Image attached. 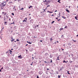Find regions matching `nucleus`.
<instances>
[{
    "instance_id": "nucleus-1",
    "label": "nucleus",
    "mask_w": 78,
    "mask_h": 78,
    "mask_svg": "<svg viewBox=\"0 0 78 78\" xmlns=\"http://www.w3.org/2000/svg\"><path fill=\"white\" fill-rule=\"evenodd\" d=\"M5 6H6V3L4 1L3 2L2 5H1V7H3Z\"/></svg>"
},
{
    "instance_id": "nucleus-2",
    "label": "nucleus",
    "mask_w": 78,
    "mask_h": 78,
    "mask_svg": "<svg viewBox=\"0 0 78 78\" xmlns=\"http://www.w3.org/2000/svg\"><path fill=\"white\" fill-rule=\"evenodd\" d=\"M49 2V1H47V0H45V1H43V2H44V3H45V4L46 5H48V3Z\"/></svg>"
},
{
    "instance_id": "nucleus-3",
    "label": "nucleus",
    "mask_w": 78,
    "mask_h": 78,
    "mask_svg": "<svg viewBox=\"0 0 78 78\" xmlns=\"http://www.w3.org/2000/svg\"><path fill=\"white\" fill-rule=\"evenodd\" d=\"M48 55V53H46L44 55L45 57H47Z\"/></svg>"
},
{
    "instance_id": "nucleus-4",
    "label": "nucleus",
    "mask_w": 78,
    "mask_h": 78,
    "mask_svg": "<svg viewBox=\"0 0 78 78\" xmlns=\"http://www.w3.org/2000/svg\"><path fill=\"white\" fill-rule=\"evenodd\" d=\"M13 9L14 10L13 11H16V5H15V6L13 7Z\"/></svg>"
},
{
    "instance_id": "nucleus-5",
    "label": "nucleus",
    "mask_w": 78,
    "mask_h": 78,
    "mask_svg": "<svg viewBox=\"0 0 78 78\" xmlns=\"http://www.w3.org/2000/svg\"><path fill=\"white\" fill-rule=\"evenodd\" d=\"M18 58H22V55H20L18 56Z\"/></svg>"
},
{
    "instance_id": "nucleus-6",
    "label": "nucleus",
    "mask_w": 78,
    "mask_h": 78,
    "mask_svg": "<svg viewBox=\"0 0 78 78\" xmlns=\"http://www.w3.org/2000/svg\"><path fill=\"white\" fill-rule=\"evenodd\" d=\"M60 13H58V16H58L57 17H60V16H61V15H60Z\"/></svg>"
},
{
    "instance_id": "nucleus-7",
    "label": "nucleus",
    "mask_w": 78,
    "mask_h": 78,
    "mask_svg": "<svg viewBox=\"0 0 78 78\" xmlns=\"http://www.w3.org/2000/svg\"><path fill=\"white\" fill-rule=\"evenodd\" d=\"M15 41V39H12V40H11V42H13V41Z\"/></svg>"
},
{
    "instance_id": "nucleus-8",
    "label": "nucleus",
    "mask_w": 78,
    "mask_h": 78,
    "mask_svg": "<svg viewBox=\"0 0 78 78\" xmlns=\"http://www.w3.org/2000/svg\"><path fill=\"white\" fill-rule=\"evenodd\" d=\"M27 43H28L29 44H31V42H29L28 41H27Z\"/></svg>"
},
{
    "instance_id": "nucleus-9",
    "label": "nucleus",
    "mask_w": 78,
    "mask_h": 78,
    "mask_svg": "<svg viewBox=\"0 0 78 78\" xmlns=\"http://www.w3.org/2000/svg\"><path fill=\"white\" fill-rule=\"evenodd\" d=\"M66 11H67V12H70V11H69V10H66Z\"/></svg>"
},
{
    "instance_id": "nucleus-10",
    "label": "nucleus",
    "mask_w": 78,
    "mask_h": 78,
    "mask_svg": "<svg viewBox=\"0 0 78 78\" xmlns=\"http://www.w3.org/2000/svg\"><path fill=\"white\" fill-rule=\"evenodd\" d=\"M4 23H5V25H7V24L6 23H8V22L6 21V22H4Z\"/></svg>"
},
{
    "instance_id": "nucleus-11",
    "label": "nucleus",
    "mask_w": 78,
    "mask_h": 78,
    "mask_svg": "<svg viewBox=\"0 0 78 78\" xmlns=\"http://www.w3.org/2000/svg\"><path fill=\"white\" fill-rule=\"evenodd\" d=\"M48 12H49V13H53V12H50L49 11H47Z\"/></svg>"
},
{
    "instance_id": "nucleus-12",
    "label": "nucleus",
    "mask_w": 78,
    "mask_h": 78,
    "mask_svg": "<svg viewBox=\"0 0 78 78\" xmlns=\"http://www.w3.org/2000/svg\"><path fill=\"white\" fill-rule=\"evenodd\" d=\"M31 8H33V6H30L29 7V9Z\"/></svg>"
},
{
    "instance_id": "nucleus-13",
    "label": "nucleus",
    "mask_w": 78,
    "mask_h": 78,
    "mask_svg": "<svg viewBox=\"0 0 78 78\" xmlns=\"http://www.w3.org/2000/svg\"><path fill=\"white\" fill-rule=\"evenodd\" d=\"M63 29H64L63 28H61L59 30H60V31H61V30H63Z\"/></svg>"
},
{
    "instance_id": "nucleus-14",
    "label": "nucleus",
    "mask_w": 78,
    "mask_h": 78,
    "mask_svg": "<svg viewBox=\"0 0 78 78\" xmlns=\"http://www.w3.org/2000/svg\"><path fill=\"white\" fill-rule=\"evenodd\" d=\"M60 1H61V0H58L57 2L58 3H61V2H60Z\"/></svg>"
},
{
    "instance_id": "nucleus-15",
    "label": "nucleus",
    "mask_w": 78,
    "mask_h": 78,
    "mask_svg": "<svg viewBox=\"0 0 78 78\" xmlns=\"http://www.w3.org/2000/svg\"><path fill=\"white\" fill-rule=\"evenodd\" d=\"M27 22V20H24L23 21V22Z\"/></svg>"
},
{
    "instance_id": "nucleus-16",
    "label": "nucleus",
    "mask_w": 78,
    "mask_h": 78,
    "mask_svg": "<svg viewBox=\"0 0 78 78\" xmlns=\"http://www.w3.org/2000/svg\"><path fill=\"white\" fill-rule=\"evenodd\" d=\"M75 19L77 20H78V19H77V17H76V16H75Z\"/></svg>"
},
{
    "instance_id": "nucleus-17",
    "label": "nucleus",
    "mask_w": 78,
    "mask_h": 78,
    "mask_svg": "<svg viewBox=\"0 0 78 78\" xmlns=\"http://www.w3.org/2000/svg\"><path fill=\"white\" fill-rule=\"evenodd\" d=\"M61 37H63V39H64V35H62L61 36Z\"/></svg>"
},
{
    "instance_id": "nucleus-18",
    "label": "nucleus",
    "mask_w": 78,
    "mask_h": 78,
    "mask_svg": "<svg viewBox=\"0 0 78 78\" xmlns=\"http://www.w3.org/2000/svg\"><path fill=\"white\" fill-rule=\"evenodd\" d=\"M69 71H67L68 74H69V75L70 74V73H69Z\"/></svg>"
},
{
    "instance_id": "nucleus-19",
    "label": "nucleus",
    "mask_w": 78,
    "mask_h": 78,
    "mask_svg": "<svg viewBox=\"0 0 78 78\" xmlns=\"http://www.w3.org/2000/svg\"><path fill=\"white\" fill-rule=\"evenodd\" d=\"M64 28H67V26H66Z\"/></svg>"
},
{
    "instance_id": "nucleus-20",
    "label": "nucleus",
    "mask_w": 78,
    "mask_h": 78,
    "mask_svg": "<svg viewBox=\"0 0 78 78\" xmlns=\"http://www.w3.org/2000/svg\"><path fill=\"white\" fill-rule=\"evenodd\" d=\"M57 60H60V59H59V57L58 56V57H57Z\"/></svg>"
},
{
    "instance_id": "nucleus-21",
    "label": "nucleus",
    "mask_w": 78,
    "mask_h": 78,
    "mask_svg": "<svg viewBox=\"0 0 78 78\" xmlns=\"http://www.w3.org/2000/svg\"><path fill=\"white\" fill-rule=\"evenodd\" d=\"M56 74H58V71H56Z\"/></svg>"
},
{
    "instance_id": "nucleus-22",
    "label": "nucleus",
    "mask_w": 78,
    "mask_h": 78,
    "mask_svg": "<svg viewBox=\"0 0 78 78\" xmlns=\"http://www.w3.org/2000/svg\"><path fill=\"white\" fill-rule=\"evenodd\" d=\"M23 9H23V8H22V9H20V10H23Z\"/></svg>"
},
{
    "instance_id": "nucleus-23",
    "label": "nucleus",
    "mask_w": 78,
    "mask_h": 78,
    "mask_svg": "<svg viewBox=\"0 0 78 78\" xmlns=\"http://www.w3.org/2000/svg\"><path fill=\"white\" fill-rule=\"evenodd\" d=\"M63 62H65V63H66V62L65 60H63Z\"/></svg>"
},
{
    "instance_id": "nucleus-24",
    "label": "nucleus",
    "mask_w": 78,
    "mask_h": 78,
    "mask_svg": "<svg viewBox=\"0 0 78 78\" xmlns=\"http://www.w3.org/2000/svg\"><path fill=\"white\" fill-rule=\"evenodd\" d=\"M4 16H5V15H6V13L5 12V13H4Z\"/></svg>"
},
{
    "instance_id": "nucleus-25",
    "label": "nucleus",
    "mask_w": 78,
    "mask_h": 78,
    "mask_svg": "<svg viewBox=\"0 0 78 78\" xmlns=\"http://www.w3.org/2000/svg\"><path fill=\"white\" fill-rule=\"evenodd\" d=\"M68 45H71V44L70 43H69V44H68Z\"/></svg>"
},
{
    "instance_id": "nucleus-26",
    "label": "nucleus",
    "mask_w": 78,
    "mask_h": 78,
    "mask_svg": "<svg viewBox=\"0 0 78 78\" xmlns=\"http://www.w3.org/2000/svg\"><path fill=\"white\" fill-rule=\"evenodd\" d=\"M11 24H14V22H13V23H11Z\"/></svg>"
},
{
    "instance_id": "nucleus-27",
    "label": "nucleus",
    "mask_w": 78,
    "mask_h": 78,
    "mask_svg": "<svg viewBox=\"0 0 78 78\" xmlns=\"http://www.w3.org/2000/svg\"><path fill=\"white\" fill-rule=\"evenodd\" d=\"M12 16H14V13H12Z\"/></svg>"
},
{
    "instance_id": "nucleus-28",
    "label": "nucleus",
    "mask_w": 78,
    "mask_h": 78,
    "mask_svg": "<svg viewBox=\"0 0 78 78\" xmlns=\"http://www.w3.org/2000/svg\"><path fill=\"white\" fill-rule=\"evenodd\" d=\"M52 40H53V39H52V38H51L50 39V41H52Z\"/></svg>"
},
{
    "instance_id": "nucleus-29",
    "label": "nucleus",
    "mask_w": 78,
    "mask_h": 78,
    "mask_svg": "<svg viewBox=\"0 0 78 78\" xmlns=\"http://www.w3.org/2000/svg\"><path fill=\"white\" fill-rule=\"evenodd\" d=\"M62 18H64V19H66V18H65L64 17V16H62Z\"/></svg>"
},
{
    "instance_id": "nucleus-30",
    "label": "nucleus",
    "mask_w": 78,
    "mask_h": 78,
    "mask_svg": "<svg viewBox=\"0 0 78 78\" xmlns=\"http://www.w3.org/2000/svg\"><path fill=\"white\" fill-rule=\"evenodd\" d=\"M54 22H55V21H53L51 23V24H52V23H53Z\"/></svg>"
},
{
    "instance_id": "nucleus-31",
    "label": "nucleus",
    "mask_w": 78,
    "mask_h": 78,
    "mask_svg": "<svg viewBox=\"0 0 78 78\" xmlns=\"http://www.w3.org/2000/svg\"><path fill=\"white\" fill-rule=\"evenodd\" d=\"M58 78H60L61 76H60L59 75H58Z\"/></svg>"
},
{
    "instance_id": "nucleus-32",
    "label": "nucleus",
    "mask_w": 78,
    "mask_h": 78,
    "mask_svg": "<svg viewBox=\"0 0 78 78\" xmlns=\"http://www.w3.org/2000/svg\"><path fill=\"white\" fill-rule=\"evenodd\" d=\"M16 41H19V39H16Z\"/></svg>"
},
{
    "instance_id": "nucleus-33",
    "label": "nucleus",
    "mask_w": 78,
    "mask_h": 78,
    "mask_svg": "<svg viewBox=\"0 0 78 78\" xmlns=\"http://www.w3.org/2000/svg\"><path fill=\"white\" fill-rule=\"evenodd\" d=\"M59 20H61L60 19H58V20H57V21H59Z\"/></svg>"
},
{
    "instance_id": "nucleus-34",
    "label": "nucleus",
    "mask_w": 78,
    "mask_h": 78,
    "mask_svg": "<svg viewBox=\"0 0 78 78\" xmlns=\"http://www.w3.org/2000/svg\"><path fill=\"white\" fill-rule=\"evenodd\" d=\"M51 71L52 73H53L54 71H53V70H51Z\"/></svg>"
},
{
    "instance_id": "nucleus-35",
    "label": "nucleus",
    "mask_w": 78,
    "mask_h": 78,
    "mask_svg": "<svg viewBox=\"0 0 78 78\" xmlns=\"http://www.w3.org/2000/svg\"><path fill=\"white\" fill-rule=\"evenodd\" d=\"M9 51H10V52L11 53H12V51H11V50H9Z\"/></svg>"
},
{
    "instance_id": "nucleus-36",
    "label": "nucleus",
    "mask_w": 78,
    "mask_h": 78,
    "mask_svg": "<svg viewBox=\"0 0 78 78\" xmlns=\"http://www.w3.org/2000/svg\"><path fill=\"white\" fill-rule=\"evenodd\" d=\"M4 29V27H3L2 28V30H3V29Z\"/></svg>"
},
{
    "instance_id": "nucleus-37",
    "label": "nucleus",
    "mask_w": 78,
    "mask_h": 78,
    "mask_svg": "<svg viewBox=\"0 0 78 78\" xmlns=\"http://www.w3.org/2000/svg\"><path fill=\"white\" fill-rule=\"evenodd\" d=\"M44 62V63H47V62L46 61H45Z\"/></svg>"
},
{
    "instance_id": "nucleus-38",
    "label": "nucleus",
    "mask_w": 78,
    "mask_h": 78,
    "mask_svg": "<svg viewBox=\"0 0 78 78\" xmlns=\"http://www.w3.org/2000/svg\"><path fill=\"white\" fill-rule=\"evenodd\" d=\"M50 70V69H48V68H47V70Z\"/></svg>"
},
{
    "instance_id": "nucleus-39",
    "label": "nucleus",
    "mask_w": 78,
    "mask_h": 78,
    "mask_svg": "<svg viewBox=\"0 0 78 78\" xmlns=\"http://www.w3.org/2000/svg\"><path fill=\"white\" fill-rule=\"evenodd\" d=\"M43 9V10H44V12L45 11V10H46V9Z\"/></svg>"
},
{
    "instance_id": "nucleus-40",
    "label": "nucleus",
    "mask_w": 78,
    "mask_h": 78,
    "mask_svg": "<svg viewBox=\"0 0 78 78\" xmlns=\"http://www.w3.org/2000/svg\"><path fill=\"white\" fill-rule=\"evenodd\" d=\"M37 78H39V76H37Z\"/></svg>"
},
{
    "instance_id": "nucleus-41",
    "label": "nucleus",
    "mask_w": 78,
    "mask_h": 78,
    "mask_svg": "<svg viewBox=\"0 0 78 78\" xmlns=\"http://www.w3.org/2000/svg\"><path fill=\"white\" fill-rule=\"evenodd\" d=\"M50 62H52V60L51 59V61Z\"/></svg>"
},
{
    "instance_id": "nucleus-42",
    "label": "nucleus",
    "mask_w": 78,
    "mask_h": 78,
    "mask_svg": "<svg viewBox=\"0 0 78 78\" xmlns=\"http://www.w3.org/2000/svg\"><path fill=\"white\" fill-rule=\"evenodd\" d=\"M40 42H42V40H40Z\"/></svg>"
},
{
    "instance_id": "nucleus-43",
    "label": "nucleus",
    "mask_w": 78,
    "mask_h": 78,
    "mask_svg": "<svg viewBox=\"0 0 78 78\" xmlns=\"http://www.w3.org/2000/svg\"><path fill=\"white\" fill-rule=\"evenodd\" d=\"M27 45H28V44H26V45L25 46H27Z\"/></svg>"
},
{
    "instance_id": "nucleus-44",
    "label": "nucleus",
    "mask_w": 78,
    "mask_h": 78,
    "mask_svg": "<svg viewBox=\"0 0 78 78\" xmlns=\"http://www.w3.org/2000/svg\"><path fill=\"white\" fill-rule=\"evenodd\" d=\"M6 17L7 18H8V16H7V15H6Z\"/></svg>"
},
{
    "instance_id": "nucleus-45",
    "label": "nucleus",
    "mask_w": 78,
    "mask_h": 78,
    "mask_svg": "<svg viewBox=\"0 0 78 78\" xmlns=\"http://www.w3.org/2000/svg\"><path fill=\"white\" fill-rule=\"evenodd\" d=\"M61 49H62V51H63V50H64L63 49H62V48H61Z\"/></svg>"
},
{
    "instance_id": "nucleus-46",
    "label": "nucleus",
    "mask_w": 78,
    "mask_h": 78,
    "mask_svg": "<svg viewBox=\"0 0 78 78\" xmlns=\"http://www.w3.org/2000/svg\"><path fill=\"white\" fill-rule=\"evenodd\" d=\"M48 6H49V5H48V6H47V7L46 9H47V7H48Z\"/></svg>"
},
{
    "instance_id": "nucleus-47",
    "label": "nucleus",
    "mask_w": 78,
    "mask_h": 78,
    "mask_svg": "<svg viewBox=\"0 0 78 78\" xmlns=\"http://www.w3.org/2000/svg\"><path fill=\"white\" fill-rule=\"evenodd\" d=\"M51 16H54V15H52Z\"/></svg>"
},
{
    "instance_id": "nucleus-48",
    "label": "nucleus",
    "mask_w": 78,
    "mask_h": 78,
    "mask_svg": "<svg viewBox=\"0 0 78 78\" xmlns=\"http://www.w3.org/2000/svg\"><path fill=\"white\" fill-rule=\"evenodd\" d=\"M30 65L31 66H33V64H32V63H31V64H30Z\"/></svg>"
},
{
    "instance_id": "nucleus-49",
    "label": "nucleus",
    "mask_w": 78,
    "mask_h": 78,
    "mask_svg": "<svg viewBox=\"0 0 78 78\" xmlns=\"http://www.w3.org/2000/svg\"><path fill=\"white\" fill-rule=\"evenodd\" d=\"M3 69V67L2 68H1V70H2V69Z\"/></svg>"
},
{
    "instance_id": "nucleus-50",
    "label": "nucleus",
    "mask_w": 78,
    "mask_h": 78,
    "mask_svg": "<svg viewBox=\"0 0 78 78\" xmlns=\"http://www.w3.org/2000/svg\"><path fill=\"white\" fill-rule=\"evenodd\" d=\"M2 13H3V14H5V12H2Z\"/></svg>"
},
{
    "instance_id": "nucleus-51",
    "label": "nucleus",
    "mask_w": 78,
    "mask_h": 78,
    "mask_svg": "<svg viewBox=\"0 0 78 78\" xmlns=\"http://www.w3.org/2000/svg\"><path fill=\"white\" fill-rule=\"evenodd\" d=\"M0 72H2V69H0Z\"/></svg>"
},
{
    "instance_id": "nucleus-52",
    "label": "nucleus",
    "mask_w": 78,
    "mask_h": 78,
    "mask_svg": "<svg viewBox=\"0 0 78 78\" xmlns=\"http://www.w3.org/2000/svg\"><path fill=\"white\" fill-rule=\"evenodd\" d=\"M55 19H57L58 20V18H56Z\"/></svg>"
},
{
    "instance_id": "nucleus-53",
    "label": "nucleus",
    "mask_w": 78,
    "mask_h": 78,
    "mask_svg": "<svg viewBox=\"0 0 78 78\" xmlns=\"http://www.w3.org/2000/svg\"><path fill=\"white\" fill-rule=\"evenodd\" d=\"M25 19H26V20H27V18H25Z\"/></svg>"
},
{
    "instance_id": "nucleus-54",
    "label": "nucleus",
    "mask_w": 78,
    "mask_h": 78,
    "mask_svg": "<svg viewBox=\"0 0 78 78\" xmlns=\"http://www.w3.org/2000/svg\"><path fill=\"white\" fill-rule=\"evenodd\" d=\"M36 27H39V25H37L36 26Z\"/></svg>"
},
{
    "instance_id": "nucleus-55",
    "label": "nucleus",
    "mask_w": 78,
    "mask_h": 78,
    "mask_svg": "<svg viewBox=\"0 0 78 78\" xmlns=\"http://www.w3.org/2000/svg\"><path fill=\"white\" fill-rule=\"evenodd\" d=\"M36 38V37H34V38Z\"/></svg>"
},
{
    "instance_id": "nucleus-56",
    "label": "nucleus",
    "mask_w": 78,
    "mask_h": 78,
    "mask_svg": "<svg viewBox=\"0 0 78 78\" xmlns=\"http://www.w3.org/2000/svg\"><path fill=\"white\" fill-rule=\"evenodd\" d=\"M55 12H57V10H55Z\"/></svg>"
},
{
    "instance_id": "nucleus-57",
    "label": "nucleus",
    "mask_w": 78,
    "mask_h": 78,
    "mask_svg": "<svg viewBox=\"0 0 78 78\" xmlns=\"http://www.w3.org/2000/svg\"><path fill=\"white\" fill-rule=\"evenodd\" d=\"M11 39H13V37H12V38H11Z\"/></svg>"
},
{
    "instance_id": "nucleus-58",
    "label": "nucleus",
    "mask_w": 78,
    "mask_h": 78,
    "mask_svg": "<svg viewBox=\"0 0 78 78\" xmlns=\"http://www.w3.org/2000/svg\"><path fill=\"white\" fill-rule=\"evenodd\" d=\"M27 72H28V71H29L28 69H27Z\"/></svg>"
},
{
    "instance_id": "nucleus-59",
    "label": "nucleus",
    "mask_w": 78,
    "mask_h": 78,
    "mask_svg": "<svg viewBox=\"0 0 78 78\" xmlns=\"http://www.w3.org/2000/svg\"><path fill=\"white\" fill-rule=\"evenodd\" d=\"M68 62V61H67L66 62V63H67V62Z\"/></svg>"
},
{
    "instance_id": "nucleus-60",
    "label": "nucleus",
    "mask_w": 78,
    "mask_h": 78,
    "mask_svg": "<svg viewBox=\"0 0 78 78\" xmlns=\"http://www.w3.org/2000/svg\"><path fill=\"white\" fill-rule=\"evenodd\" d=\"M32 58H33V59H34V58L33 57H32Z\"/></svg>"
},
{
    "instance_id": "nucleus-61",
    "label": "nucleus",
    "mask_w": 78,
    "mask_h": 78,
    "mask_svg": "<svg viewBox=\"0 0 78 78\" xmlns=\"http://www.w3.org/2000/svg\"><path fill=\"white\" fill-rule=\"evenodd\" d=\"M11 50H13V49L12 48L11 49Z\"/></svg>"
},
{
    "instance_id": "nucleus-62",
    "label": "nucleus",
    "mask_w": 78,
    "mask_h": 78,
    "mask_svg": "<svg viewBox=\"0 0 78 78\" xmlns=\"http://www.w3.org/2000/svg\"><path fill=\"white\" fill-rule=\"evenodd\" d=\"M14 42H16V41H15Z\"/></svg>"
},
{
    "instance_id": "nucleus-63",
    "label": "nucleus",
    "mask_w": 78,
    "mask_h": 78,
    "mask_svg": "<svg viewBox=\"0 0 78 78\" xmlns=\"http://www.w3.org/2000/svg\"><path fill=\"white\" fill-rule=\"evenodd\" d=\"M74 41V42H76V41Z\"/></svg>"
},
{
    "instance_id": "nucleus-64",
    "label": "nucleus",
    "mask_w": 78,
    "mask_h": 78,
    "mask_svg": "<svg viewBox=\"0 0 78 78\" xmlns=\"http://www.w3.org/2000/svg\"><path fill=\"white\" fill-rule=\"evenodd\" d=\"M73 62V61H71V62H70L71 63V62Z\"/></svg>"
}]
</instances>
